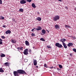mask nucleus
Wrapping results in <instances>:
<instances>
[{
  "instance_id": "0eeeda50",
  "label": "nucleus",
  "mask_w": 76,
  "mask_h": 76,
  "mask_svg": "<svg viewBox=\"0 0 76 76\" xmlns=\"http://www.w3.org/2000/svg\"><path fill=\"white\" fill-rule=\"evenodd\" d=\"M13 73L15 76H19V75H18V72L16 71H14L13 72Z\"/></svg>"
},
{
  "instance_id": "dca6fc26",
  "label": "nucleus",
  "mask_w": 76,
  "mask_h": 76,
  "mask_svg": "<svg viewBox=\"0 0 76 76\" xmlns=\"http://www.w3.org/2000/svg\"><path fill=\"white\" fill-rule=\"evenodd\" d=\"M36 19L37 20H39V21H41V18L40 17H38Z\"/></svg>"
},
{
  "instance_id": "e433bc0d",
  "label": "nucleus",
  "mask_w": 76,
  "mask_h": 76,
  "mask_svg": "<svg viewBox=\"0 0 76 76\" xmlns=\"http://www.w3.org/2000/svg\"><path fill=\"white\" fill-rule=\"evenodd\" d=\"M44 66L45 67H47V65L46 64H45L44 65Z\"/></svg>"
},
{
  "instance_id": "4be33fe9",
  "label": "nucleus",
  "mask_w": 76,
  "mask_h": 76,
  "mask_svg": "<svg viewBox=\"0 0 76 76\" xmlns=\"http://www.w3.org/2000/svg\"><path fill=\"white\" fill-rule=\"evenodd\" d=\"M19 11L21 12H23V9L21 8L20 9Z\"/></svg>"
},
{
  "instance_id": "a211bd4d",
  "label": "nucleus",
  "mask_w": 76,
  "mask_h": 76,
  "mask_svg": "<svg viewBox=\"0 0 76 76\" xmlns=\"http://www.w3.org/2000/svg\"><path fill=\"white\" fill-rule=\"evenodd\" d=\"M4 64L6 66H8L9 63L8 62H6Z\"/></svg>"
},
{
  "instance_id": "5701e85b",
  "label": "nucleus",
  "mask_w": 76,
  "mask_h": 76,
  "mask_svg": "<svg viewBox=\"0 0 76 76\" xmlns=\"http://www.w3.org/2000/svg\"><path fill=\"white\" fill-rule=\"evenodd\" d=\"M65 27H66V28H70V26H69V25H65Z\"/></svg>"
},
{
  "instance_id": "2f4dec72",
  "label": "nucleus",
  "mask_w": 76,
  "mask_h": 76,
  "mask_svg": "<svg viewBox=\"0 0 76 76\" xmlns=\"http://www.w3.org/2000/svg\"><path fill=\"white\" fill-rule=\"evenodd\" d=\"M24 61L25 62H27L28 61V59H26L24 60Z\"/></svg>"
},
{
  "instance_id": "c9c22d12",
  "label": "nucleus",
  "mask_w": 76,
  "mask_h": 76,
  "mask_svg": "<svg viewBox=\"0 0 76 76\" xmlns=\"http://www.w3.org/2000/svg\"><path fill=\"white\" fill-rule=\"evenodd\" d=\"M35 29V28H34L33 29H32L31 31L32 32H34V29Z\"/></svg>"
},
{
  "instance_id": "20e7f679",
  "label": "nucleus",
  "mask_w": 76,
  "mask_h": 76,
  "mask_svg": "<svg viewBox=\"0 0 76 76\" xmlns=\"http://www.w3.org/2000/svg\"><path fill=\"white\" fill-rule=\"evenodd\" d=\"M28 49H25L24 50V54H25V55H28Z\"/></svg>"
},
{
  "instance_id": "aec40b11",
  "label": "nucleus",
  "mask_w": 76,
  "mask_h": 76,
  "mask_svg": "<svg viewBox=\"0 0 76 76\" xmlns=\"http://www.w3.org/2000/svg\"><path fill=\"white\" fill-rule=\"evenodd\" d=\"M4 19V18L3 17V16H0V20H1V19L3 20Z\"/></svg>"
},
{
  "instance_id": "39448f33",
  "label": "nucleus",
  "mask_w": 76,
  "mask_h": 76,
  "mask_svg": "<svg viewBox=\"0 0 76 76\" xmlns=\"http://www.w3.org/2000/svg\"><path fill=\"white\" fill-rule=\"evenodd\" d=\"M36 30H37V31H40V30H41L42 29V28L40 26H38L37 28L35 29Z\"/></svg>"
},
{
  "instance_id": "49530a36",
  "label": "nucleus",
  "mask_w": 76,
  "mask_h": 76,
  "mask_svg": "<svg viewBox=\"0 0 76 76\" xmlns=\"http://www.w3.org/2000/svg\"><path fill=\"white\" fill-rule=\"evenodd\" d=\"M58 1H61V0H58Z\"/></svg>"
},
{
  "instance_id": "a19ab883",
  "label": "nucleus",
  "mask_w": 76,
  "mask_h": 76,
  "mask_svg": "<svg viewBox=\"0 0 76 76\" xmlns=\"http://www.w3.org/2000/svg\"><path fill=\"white\" fill-rule=\"evenodd\" d=\"M12 20H13V21H15V19L14 18H13Z\"/></svg>"
},
{
  "instance_id": "72a5a7b5",
  "label": "nucleus",
  "mask_w": 76,
  "mask_h": 76,
  "mask_svg": "<svg viewBox=\"0 0 76 76\" xmlns=\"http://www.w3.org/2000/svg\"><path fill=\"white\" fill-rule=\"evenodd\" d=\"M73 50L74 52H76V49H73Z\"/></svg>"
},
{
  "instance_id": "f704fd0d",
  "label": "nucleus",
  "mask_w": 76,
  "mask_h": 76,
  "mask_svg": "<svg viewBox=\"0 0 76 76\" xmlns=\"http://www.w3.org/2000/svg\"><path fill=\"white\" fill-rule=\"evenodd\" d=\"M53 66H52L51 67H49L48 68H50V69H53Z\"/></svg>"
},
{
  "instance_id": "473e14b6",
  "label": "nucleus",
  "mask_w": 76,
  "mask_h": 76,
  "mask_svg": "<svg viewBox=\"0 0 76 76\" xmlns=\"http://www.w3.org/2000/svg\"><path fill=\"white\" fill-rule=\"evenodd\" d=\"M1 37L2 38H3V39H4L5 38V37H4V36H1Z\"/></svg>"
},
{
  "instance_id": "423d86ee",
  "label": "nucleus",
  "mask_w": 76,
  "mask_h": 76,
  "mask_svg": "<svg viewBox=\"0 0 76 76\" xmlns=\"http://www.w3.org/2000/svg\"><path fill=\"white\" fill-rule=\"evenodd\" d=\"M26 3V0H22L20 1V3H21V4H25Z\"/></svg>"
},
{
  "instance_id": "9d476101",
  "label": "nucleus",
  "mask_w": 76,
  "mask_h": 76,
  "mask_svg": "<svg viewBox=\"0 0 76 76\" xmlns=\"http://www.w3.org/2000/svg\"><path fill=\"white\" fill-rule=\"evenodd\" d=\"M66 40L65 39H60V41L62 42L63 43H64V42H65V41H66Z\"/></svg>"
},
{
  "instance_id": "c756f323",
  "label": "nucleus",
  "mask_w": 76,
  "mask_h": 76,
  "mask_svg": "<svg viewBox=\"0 0 76 76\" xmlns=\"http://www.w3.org/2000/svg\"><path fill=\"white\" fill-rule=\"evenodd\" d=\"M31 35L33 37H35V34L34 33H32L31 34Z\"/></svg>"
},
{
  "instance_id": "7c9ffc66",
  "label": "nucleus",
  "mask_w": 76,
  "mask_h": 76,
  "mask_svg": "<svg viewBox=\"0 0 76 76\" xmlns=\"http://www.w3.org/2000/svg\"><path fill=\"white\" fill-rule=\"evenodd\" d=\"M47 48H51V46H49V45L47 46Z\"/></svg>"
},
{
  "instance_id": "c85d7f7f",
  "label": "nucleus",
  "mask_w": 76,
  "mask_h": 76,
  "mask_svg": "<svg viewBox=\"0 0 76 76\" xmlns=\"http://www.w3.org/2000/svg\"><path fill=\"white\" fill-rule=\"evenodd\" d=\"M3 3H2V1L1 0H0V4H2Z\"/></svg>"
},
{
  "instance_id": "58836bf2",
  "label": "nucleus",
  "mask_w": 76,
  "mask_h": 76,
  "mask_svg": "<svg viewBox=\"0 0 76 76\" xmlns=\"http://www.w3.org/2000/svg\"><path fill=\"white\" fill-rule=\"evenodd\" d=\"M73 39H76V37H73Z\"/></svg>"
},
{
  "instance_id": "6ab92c4d",
  "label": "nucleus",
  "mask_w": 76,
  "mask_h": 76,
  "mask_svg": "<svg viewBox=\"0 0 76 76\" xmlns=\"http://www.w3.org/2000/svg\"><path fill=\"white\" fill-rule=\"evenodd\" d=\"M42 34H45V30L44 29H43L42 31Z\"/></svg>"
},
{
  "instance_id": "4468645a",
  "label": "nucleus",
  "mask_w": 76,
  "mask_h": 76,
  "mask_svg": "<svg viewBox=\"0 0 76 76\" xmlns=\"http://www.w3.org/2000/svg\"><path fill=\"white\" fill-rule=\"evenodd\" d=\"M67 45L68 46V47L72 46V45H73V43H69Z\"/></svg>"
},
{
  "instance_id": "f257e3e1",
  "label": "nucleus",
  "mask_w": 76,
  "mask_h": 76,
  "mask_svg": "<svg viewBox=\"0 0 76 76\" xmlns=\"http://www.w3.org/2000/svg\"><path fill=\"white\" fill-rule=\"evenodd\" d=\"M59 18L60 16L58 15H56L53 17V19L54 21H57V20H59Z\"/></svg>"
},
{
  "instance_id": "4c0bfd02",
  "label": "nucleus",
  "mask_w": 76,
  "mask_h": 76,
  "mask_svg": "<svg viewBox=\"0 0 76 76\" xmlns=\"http://www.w3.org/2000/svg\"><path fill=\"white\" fill-rule=\"evenodd\" d=\"M3 44V42L1 41H0V44L1 45Z\"/></svg>"
},
{
  "instance_id": "cd10ccee",
  "label": "nucleus",
  "mask_w": 76,
  "mask_h": 76,
  "mask_svg": "<svg viewBox=\"0 0 76 76\" xmlns=\"http://www.w3.org/2000/svg\"><path fill=\"white\" fill-rule=\"evenodd\" d=\"M27 1H28V2H29L30 3V2H31V1H32V0H26Z\"/></svg>"
},
{
  "instance_id": "7ed1b4c3",
  "label": "nucleus",
  "mask_w": 76,
  "mask_h": 76,
  "mask_svg": "<svg viewBox=\"0 0 76 76\" xmlns=\"http://www.w3.org/2000/svg\"><path fill=\"white\" fill-rule=\"evenodd\" d=\"M55 45L56 47H57L59 48H62V45L58 43H56V44Z\"/></svg>"
},
{
  "instance_id": "6e6552de",
  "label": "nucleus",
  "mask_w": 76,
  "mask_h": 76,
  "mask_svg": "<svg viewBox=\"0 0 76 76\" xmlns=\"http://www.w3.org/2000/svg\"><path fill=\"white\" fill-rule=\"evenodd\" d=\"M55 28L57 29H60V26L58 25H56L55 26Z\"/></svg>"
},
{
  "instance_id": "1a4fd4ad",
  "label": "nucleus",
  "mask_w": 76,
  "mask_h": 76,
  "mask_svg": "<svg viewBox=\"0 0 76 76\" xmlns=\"http://www.w3.org/2000/svg\"><path fill=\"white\" fill-rule=\"evenodd\" d=\"M11 33V31L10 30H7L5 34H10Z\"/></svg>"
},
{
  "instance_id": "412c9836",
  "label": "nucleus",
  "mask_w": 76,
  "mask_h": 76,
  "mask_svg": "<svg viewBox=\"0 0 76 76\" xmlns=\"http://www.w3.org/2000/svg\"><path fill=\"white\" fill-rule=\"evenodd\" d=\"M32 6L34 8H35L36 7L35 5V4H34V3L32 4Z\"/></svg>"
},
{
  "instance_id": "2eb2a0df",
  "label": "nucleus",
  "mask_w": 76,
  "mask_h": 76,
  "mask_svg": "<svg viewBox=\"0 0 76 76\" xmlns=\"http://www.w3.org/2000/svg\"><path fill=\"white\" fill-rule=\"evenodd\" d=\"M63 45L65 48H67V46H66V44L65 43H63Z\"/></svg>"
},
{
  "instance_id": "a878e982",
  "label": "nucleus",
  "mask_w": 76,
  "mask_h": 76,
  "mask_svg": "<svg viewBox=\"0 0 76 76\" xmlns=\"http://www.w3.org/2000/svg\"><path fill=\"white\" fill-rule=\"evenodd\" d=\"M23 47H20V50H23Z\"/></svg>"
},
{
  "instance_id": "f03ea898",
  "label": "nucleus",
  "mask_w": 76,
  "mask_h": 76,
  "mask_svg": "<svg viewBox=\"0 0 76 76\" xmlns=\"http://www.w3.org/2000/svg\"><path fill=\"white\" fill-rule=\"evenodd\" d=\"M17 72L18 73H20V74H24V73H25V72L21 69L17 70Z\"/></svg>"
},
{
  "instance_id": "9b49d317",
  "label": "nucleus",
  "mask_w": 76,
  "mask_h": 76,
  "mask_svg": "<svg viewBox=\"0 0 76 76\" xmlns=\"http://www.w3.org/2000/svg\"><path fill=\"white\" fill-rule=\"evenodd\" d=\"M34 66H36L37 64V60L35 59L34 61Z\"/></svg>"
},
{
  "instance_id": "37998d69",
  "label": "nucleus",
  "mask_w": 76,
  "mask_h": 76,
  "mask_svg": "<svg viewBox=\"0 0 76 76\" xmlns=\"http://www.w3.org/2000/svg\"><path fill=\"white\" fill-rule=\"evenodd\" d=\"M57 69L58 70H60V69H59V68H57Z\"/></svg>"
},
{
  "instance_id": "b1692460",
  "label": "nucleus",
  "mask_w": 76,
  "mask_h": 76,
  "mask_svg": "<svg viewBox=\"0 0 76 76\" xmlns=\"http://www.w3.org/2000/svg\"><path fill=\"white\" fill-rule=\"evenodd\" d=\"M40 41H45V40L43 38H41L40 39Z\"/></svg>"
},
{
  "instance_id": "393cba45",
  "label": "nucleus",
  "mask_w": 76,
  "mask_h": 76,
  "mask_svg": "<svg viewBox=\"0 0 76 76\" xmlns=\"http://www.w3.org/2000/svg\"><path fill=\"white\" fill-rule=\"evenodd\" d=\"M1 57H5V55L4 54H2L1 56Z\"/></svg>"
},
{
  "instance_id": "a18cd8bd",
  "label": "nucleus",
  "mask_w": 76,
  "mask_h": 76,
  "mask_svg": "<svg viewBox=\"0 0 76 76\" xmlns=\"http://www.w3.org/2000/svg\"><path fill=\"white\" fill-rule=\"evenodd\" d=\"M36 67L37 68H38V66H36Z\"/></svg>"
},
{
  "instance_id": "f3484780",
  "label": "nucleus",
  "mask_w": 76,
  "mask_h": 76,
  "mask_svg": "<svg viewBox=\"0 0 76 76\" xmlns=\"http://www.w3.org/2000/svg\"><path fill=\"white\" fill-rule=\"evenodd\" d=\"M0 72H1L2 73H3V72H4V70L2 68H0Z\"/></svg>"
},
{
  "instance_id": "ea45409f",
  "label": "nucleus",
  "mask_w": 76,
  "mask_h": 76,
  "mask_svg": "<svg viewBox=\"0 0 76 76\" xmlns=\"http://www.w3.org/2000/svg\"><path fill=\"white\" fill-rule=\"evenodd\" d=\"M2 27L3 28H6V26H5V25L3 26Z\"/></svg>"
},
{
  "instance_id": "f8f14e48",
  "label": "nucleus",
  "mask_w": 76,
  "mask_h": 76,
  "mask_svg": "<svg viewBox=\"0 0 76 76\" xmlns=\"http://www.w3.org/2000/svg\"><path fill=\"white\" fill-rule=\"evenodd\" d=\"M25 44L27 46H29V42L28 41H26Z\"/></svg>"
},
{
  "instance_id": "bb28decb",
  "label": "nucleus",
  "mask_w": 76,
  "mask_h": 76,
  "mask_svg": "<svg viewBox=\"0 0 76 76\" xmlns=\"http://www.w3.org/2000/svg\"><path fill=\"white\" fill-rule=\"evenodd\" d=\"M59 66L60 67V69H61L62 68V67H63V66L61 65H59Z\"/></svg>"
},
{
  "instance_id": "ddd939ff",
  "label": "nucleus",
  "mask_w": 76,
  "mask_h": 76,
  "mask_svg": "<svg viewBox=\"0 0 76 76\" xmlns=\"http://www.w3.org/2000/svg\"><path fill=\"white\" fill-rule=\"evenodd\" d=\"M11 42H12V43L15 44V43H16V40L15 39H12L11 40Z\"/></svg>"
},
{
  "instance_id": "79ce46f5",
  "label": "nucleus",
  "mask_w": 76,
  "mask_h": 76,
  "mask_svg": "<svg viewBox=\"0 0 76 76\" xmlns=\"http://www.w3.org/2000/svg\"><path fill=\"white\" fill-rule=\"evenodd\" d=\"M17 49L18 50H20V48H18Z\"/></svg>"
},
{
  "instance_id": "c03bdc74",
  "label": "nucleus",
  "mask_w": 76,
  "mask_h": 76,
  "mask_svg": "<svg viewBox=\"0 0 76 76\" xmlns=\"http://www.w3.org/2000/svg\"><path fill=\"white\" fill-rule=\"evenodd\" d=\"M0 41H3V40L1 39H0Z\"/></svg>"
}]
</instances>
